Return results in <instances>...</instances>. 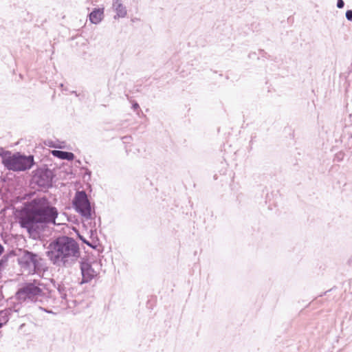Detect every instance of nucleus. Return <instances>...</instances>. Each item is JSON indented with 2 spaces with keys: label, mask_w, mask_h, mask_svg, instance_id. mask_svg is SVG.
<instances>
[{
  "label": "nucleus",
  "mask_w": 352,
  "mask_h": 352,
  "mask_svg": "<svg viewBox=\"0 0 352 352\" xmlns=\"http://www.w3.org/2000/svg\"><path fill=\"white\" fill-rule=\"evenodd\" d=\"M58 212L56 207L44 197H36L27 204L19 218L21 228L36 239L48 224L56 225Z\"/></svg>",
  "instance_id": "nucleus-1"
},
{
  "label": "nucleus",
  "mask_w": 352,
  "mask_h": 352,
  "mask_svg": "<svg viewBox=\"0 0 352 352\" xmlns=\"http://www.w3.org/2000/svg\"><path fill=\"white\" fill-rule=\"evenodd\" d=\"M47 252L50 261L57 267H69L78 260L80 251L77 241L63 236L52 241Z\"/></svg>",
  "instance_id": "nucleus-2"
},
{
  "label": "nucleus",
  "mask_w": 352,
  "mask_h": 352,
  "mask_svg": "<svg viewBox=\"0 0 352 352\" xmlns=\"http://www.w3.org/2000/svg\"><path fill=\"white\" fill-rule=\"evenodd\" d=\"M47 294V289L44 285L38 282L25 283L16 292L19 300L36 302L42 299Z\"/></svg>",
  "instance_id": "nucleus-3"
},
{
  "label": "nucleus",
  "mask_w": 352,
  "mask_h": 352,
  "mask_svg": "<svg viewBox=\"0 0 352 352\" xmlns=\"http://www.w3.org/2000/svg\"><path fill=\"white\" fill-rule=\"evenodd\" d=\"M3 164L8 170L13 171H23L32 168L34 164L32 155H24L19 153L5 155Z\"/></svg>",
  "instance_id": "nucleus-4"
},
{
  "label": "nucleus",
  "mask_w": 352,
  "mask_h": 352,
  "mask_svg": "<svg viewBox=\"0 0 352 352\" xmlns=\"http://www.w3.org/2000/svg\"><path fill=\"white\" fill-rule=\"evenodd\" d=\"M73 202L76 210L84 218L86 219L91 218V206L85 192H77Z\"/></svg>",
  "instance_id": "nucleus-5"
},
{
  "label": "nucleus",
  "mask_w": 352,
  "mask_h": 352,
  "mask_svg": "<svg viewBox=\"0 0 352 352\" xmlns=\"http://www.w3.org/2000/svg\"><path fill=\"white\" fill-rule=\"evenodd\" d=\"M40 260L37 254L25 251L20 258L19 263L23 267L27 268L29 273H34Z\"/></svg>",
  "instance_id": "nucleus-6"
},
{
  "label": "nucleus",
  "mask_w": 352,
  "mask_h": 352,
  "mask_svg": "<svg viewBox=\"0 0 352 352\" xmlns=\"http://www.w3.org/2000/svg\"><path fill=\"white\" fill-rule=\"evenodd\" d=\"M80 270L82 274V280L80 283V284L89 283L97 276L96 271L89 263H81Z\"/></svg>",
  "instance_id": "nucleus-7"
},
{
  "label": "nucleus",
  "mask_w": 352,
  "mask_h": 352,
  "mask_svg": "<svg viewBox=\"0 0 352 352\" xmlns=\"http://www.w3.org/2000/svg\"><path fill=\"white\" fill-rule=\"evenodd\" d=\"M112 8L116 13V14L114 16V19L124 18L127 14L126 8L124 6L122 0H113Z\"/></svg>",
  "instance_id": "nucleus-8"
},
{
  "label": "nucleus",
  "mask_w": 352,
  "mask_h": 352,
  "mask_svg": "<svg viewBox=\"0 0 352 352\" xmlns=\"http://www.w3.org/2000/svg\"><path fill=\"white\" fill-rule=\"evenodd\" d=\"M104 8H94L89 14V19L91 23L98 24L104 19Z\"/></svg>",
  "instance_id": "nucleus-9"
},
{
  "label": "nucleus",
  "mask_w": 352,
  "mask_h": 352,
  "mask_svg": "<svg viewBox=\"0 0 352 352\" xmlns=\"http://www.w3.org/2000/svg\"><path fill=\"white\" fill-rule=\"evenodd\" d=\"M52 153L54 156L62 160H72L74 158V153L70 152L54 150Z\"/></svg>",
  "instance_id": "nucleus-10"
},
{
  "label": "nucleus",
  "mask_w": 352,
  "mask_h": 352,
  "mask_svg": "<svg viewBox=\"0 0 352 352\" xmlns=\"http://www.w3.org/2000/svg\"><path fill=\"white\" fill-rule=\"evenodd\" d=\"M346 18L349 21H352V10H347L346 12Z\"/></svg>",
  "instance_id": "nucleus-11"
},
{
  "label": "nucleus",
  "mask_w": 352,
  "mask_h": 352,
  "mask_svg": "<svg viewBox=\"0 0 352 352\" xmlns=\"http://www.w3.org/2000/svg\"><path fill=\"white\" fill-rule=\"evenodd\" d=\"M344 6V3L343 0H338L337 1V7L338 8H342Z\"/></svg>",
  "instance_id": "nucleus-12"
},
{
  "label": "nucleus",
  "mask_w": 352,
  "mask_h": 352,
  "mask_svg": "<svg viewBox=\"0 0 352 352\" xmlns=\"http://www.w3.org/2000/svg\"><path fill=\"white\" fill-rule=\"evenodd\" d=\"M132 108L133 109V110L135 111L140 108V106L137 102H135L133 103Z\"/></svg>",
  "instance_id": "nucleus-13"
},
{
  "label": "nucleus",
  "mask_w": 352,
  "mask_h": 352,
  "mask_svg": "<svg viewBox=\"0 0 352 352\" xmlns=\"http://www.w3.org/2000/svg\"><path fill=\"white\" fill-rule=\"evenodd\" d=\"M3 251H4V248L3 247V245L1 244H0V256L2 254Z\"/></svg>",
  "instance_id": "nucleus-14"
},
{
  "label": "nucleus",
  "mask_w": 352,
  "mask_h": 352,
  "mask_svg": "<svg viewBox=\"0 0 352 352\" xmlns=\"http://www.w3.org/2000/svg\"><path fill=\"white\" fill-rule=\"evenodd\" d=\"M80 239L82 240V241H83L85 243L87 244V245H89V246H92V245H91L88 241H87L85 239H83L82 237H80Z\"/></svg>",
  "instance_id": "nucleus-15"
},
{
  "label": "nucleus",
  "mask_w": 352,
  "mask_h": 352,
  "mask_svg": "<svg viewBox=\"0 0 352 352\" xmlns=\"http://www.w3.org/2000/svg\"><path fill=\"white\" fill-rule=\"evenodd\" d=\"M1 327H2V324H1V323H0V328H1Z\"/></svg>",
  "instance_id": "nucleus-16"
}]
</instances>
